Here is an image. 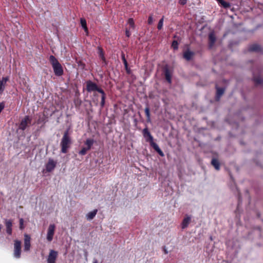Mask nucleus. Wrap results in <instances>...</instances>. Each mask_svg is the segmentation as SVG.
<instances>
[{
  "mask_svg": "<svg viewBox=\"0 0 263 263\" xmlns=\"http://www.w3.org/2000/svg\"><path fill=\"white\" fill-rule=\"evenodd\" d=\"M142 134L144 138L145 139L146 142L150 143L151 142L154 141L153 137L150 133L147 127H145L143 129Z\"/></svg>",
  "mask_w": 263,
  "mask_h": 263,
  "instance_id": "nucleus-7",
  "label": "nucleus"
},
{
  "mask_svg": "<svg viewBox=\"0 0 263 263\" xmlns=\"http://www.w3.org/2000/svg\"><path fill=\"white\" fill-rule=\"evenodd\" d=\"M165 80L169 83H170L171 82V76H170V74L168 73V70L167 69H165Z\"/></svg>",
  "mask_w": 263,
  "mask_h": 263,
  "instance_id": "nucleus-31",
  "label": "nucleus"
},
{
  "mask_svg": "<svg viewBox=\"0 0 263 263\" xmlns=\"http://www.w3.org/2000/svg\"><path fill=\"white\" fill-rule=\"evenodd\" d=\"M5 224L6 228V233L11 235L12 233V221L11 219H5Z\"/></svg>",
  "mask_w": 263,
  "mask_h": 263,
  "instance_id": "nucleus-11",
  "label": "nucleus"
},
{
  "mask_svg": "<svg viewBox=\"0 0 263 263\" xmlns=\"http://www.w3.org/2000/svg\"><path fill=\"white\" fill-rule=\"evenodd\" d=\"M255 81L257 83H260V81H258L257 80H255Z\"/></svg>",
  "mask_w": 263,
  "mask_h": 263,
  "instance_id": "nucleus-44",
  "label": "nucleus"
},
{
  "mask_svg": "<svg viewBox=\"0 0 263 263\" xmlns=\"http://www.w3.org/2000/svg\"><path fill=\"white\" fill-rule=\"evenodd\" d=\"M194 55V53L189 50H186L183 53V58L187 60H190Z\"/></svg>",
  "mask_w": 263,
  "mask_h": 263,
  "instance_id": "nucleus-15",
  "label": "nucleus"
},
{
  "mask_svg": "<svg viewBox=\"0 0 263 263\" xmlns=\"http://www.w3.org/2000/svg\"><path fill=\"white\" fill-rule=\"evenodd\" d=\"M94 140L92 139H87L85 142V144L87 146L86 148L88 150L91 149Z\"/></svg>",
  "mask_w": 263,
  "mask_h": 263,
  "instance_id": "nucleus-17",
  "label": "nucleus"
},
{
  "mask_svg": "<svg viewBox=\"0 0 263 263\" xmlns=\"http://www.w3.org/2000/svg\"><path fill=\"white\" fill-rule=\"evenodd\" d=\"M88 151V149H87L86 147H83L82 149L79 152V154L80 155L84 156L86 154Z\"/></svg>",
  "mask_w": 263,
  "mask_h": 263,
  "instance_id": "nucleus-32",
  "label": "nucleus"
},
{
  "mask_svg": "<svg viewBox=\"0 0 263 263\" xmlns=\"http://www.w3.org/2000/svg\"><path fill=\"white\" fill-rule=\"evenodd\" d=\"M224 89L222 88H217V99L218 100L220 97L224 93Z\"/></svg>",
  "mask_w": 263,
  "mask_h": 263,
  "instance_id": "nucleus-24",
  "label": "nucleus"
},
{
  "mask_svg": "<svg viewBox=\"0 0 263 263\" xmlns=\"http://www.w3.org/2000/svg\"><path fill=\"white\" fill-rule=\"evenodd\" d=\"M190 221H191L190 217L187 216L185 218H184L182 221V228L183 229H184L186 227H187L188 224H189Z\"/></svg>",
  "mask_w": 263,
  "mask_h": 263,
  "instance_id": "nucleus-19",
  "label": "nucleus"
},
{
  "mask_svg": "<svg viewBox=\"0 0 263 263\" xmlns=\"http://www.w3.org/2000/svg\"><path fill=\"white\" fill-rule=\"evenodd\" d=\"M128 24H129V25L130 26L131 28H132L133 29H135V22H134L133 18H129L128 20Z\"/></svg>",
  "mask_w": 263,
  "mask_h": 263,
  "instance_id": "nucleus-27",
  "label": "nucleus"
},
{
  "mask_svg": "<svg viewBox=\"0 0 263 263\" xmlns=\"http://www.w3.org/2000/svg\"><path fill=\"white\" fill-rule=\"evenodd\" d=\"M93 263H98V260L97 259H94L93 261Z\"/></svg>",
  "mask_w": 263,
  "mask_h": 263,
  "instance_id": "nucleus-43",
  "label": "nucleus"
},
{
  "mask_svg": "<svg viewBox=\"0 0 263 263\" xmlns=\"http://www.w3.org/2000/svg\"><path fill=\"white\" fill-rule=\"evenodd\" d=\"M212 164L215 167V169L219 170L220 168L219 161L216 159H213Z\"/></svg>",
  "mask_w": 263,
  "mask_h": 263,
  "instance_id": "nucleus-25",
  "label": "nucleus"
},
{
  "mask_svg": "<svg viewBox=\"0 0 263 263\" xmlns=\"http://www.w3.org/2000/svg\"><path fill=\"white\" fill-rule=\"evenodd\" d=\"M2 229V225L1 224H0V231H1Z\"/></svg>",
  "mask_w": 263,
  "mask_h": 263,
  "instance_id": "nucleus-45",
  "label": "nucleus"
},
{
  "mask_svg": "<svg viewBox=\"0 0 263 263\" xmlns=\"http://www.w3.org/2000/svg\"><path fill=\"white\" fill-rule=\"evenodd\" d=\"M121 59L123 62L126 61L125 57V54L123 52H122L121 53Z\"/></svg>",
  "mask_w": 263,
  "mask_h": 263,
  "instance_id": "nucleus-41",
  "label": "nucleus"
},
{
  "mask_svg": "<svg viewBox=\"0 0 263 263\" xmlns=\"http://www.w3.org/2000/svg\"><path fill=\"white\" fill-rule=\"evenodd\" d=\"M9 80V77H3L0 80V95L2 94L5 89L7 82Z\"/></svg>",
  "mask_w": 263,
  "mask_h": 263,
  "instance_id": "nucleus-12",
  "label": "nucleus"
},
{
  "mask_svg": "<svg viewBox=\"0 0 263 263\" xmlns=\"http://www.w3.org/2000/svg\"><path fill=\"white\" fill-rule=\"evenodd\" d=\"M125 69L127 74H130L131 73V70L130 69V68H129L128 66L127 67H125Z\"/></svg>",
  "mask_w": 263,
  "mask_h": 263,
  "instance_id": "nucleus-39",
  "label": "nucleus"
},
{
  "mask_svg": "<svg viewBox=\"0 0 263 263\" xmlns=\"http://www.w3.org/2000/svg\"><path fill=\"white\" fill-rule=\"evenodd\" d=\"M100 93L101 94V101L100 103V106L101 108H103L105 105L106 94L103 90L102 91H100Z\"/></svg>",
  "mask_w": 263,
  "mask_h": 263,
  "instance_id": "nucleus-18",
  "label": "nucleus"
},
{
  "mask_svg": "<svg viewBox=\"0 0 263 263\" xmlns=\"http://www.w3.org/2000/svg\"><path fill=\"white\" fill-rule=\"evenodd\" d=\"M219 4H220L222 7L227 8L230 7V3L224 1L223 0H216Z\"/></svg>",
  "mask_w": 263,
  "mask_h": 263,
  "instance_id": "nucleus-22",
  "label": "nucleus"
},
{
  "mask_svg": "<svg viewBox=\"0 0 263 263\" xmlns=\"http://www.w3.org/2000/svg\"><path fill=\"white\" fill-rule=\"evenodd\" d=\"M151 147L157 152L160 156H163L164 154L163 152L159 148V146L154 141L149 143Z\"/></svg>",
  "mask_w": 263,
  "mask_h": 263,
  "instance_id": "nucleus-13",
  "label": "nucleus"
},
{
  "mask_svg": "<svg viewBox=\"0 0 263 263\" xmlns=\"http://www.w3.org/2000/svg\"><path fill=\"white\" fill-rule=\"evenodd\" d=\"M4 107H5L4 102H3L0 103V113L4 109Z\"/></svg>",
  "mask_w": 263,
  "mask_h": 263,
  "instance_id": "nucleus-36",
  "label": "nucleus"
},
{
  "mask_svg": "<svg viewBox=\"0 0 263 263\" xmlns=\"http://www.w3.org/2000/svg\"><path fill=\"white\" fill-rule=\"evenodd\" d=\"M79 66H80L82 69H84L85 66V64L81 61H79L78 63Z\"/></svg>",
  "mask_w": 263,
  "mask_h": 263,
  "instance_id": "nucleus-37",
  "label": "nucleus"
},
{
  "mask_svg": "<svg viewBox=\"0 0 263 263\" xmlns=\"http://www.w3.org/2000/svg\"><path fill=\"white\" fill-rule=\"evenodd\" d=\"M49 60L52 65L55 75L58 77L62 76L64 73L63 69L57 59L54 56L51 55L49 57Z\"/></svg>",
  "mask_w": 263,
  "mask_h": 263,
  "instance_id": "nucleus-1",
  "label": "nucleus"
},
{
  "mask_svg": "<svg viewBox=\"0 0 263 263\" xmlns=\"http://www.w3.org/2000/svg\"><path fill=\"white\" fill-rule=\"evenodd\" d=\"M123 63L124 64V67H127V66H128V63H127V61H123Z\"/></svg>",
  "mask_w": 263,
  "mask_h": 263,
  "instance_id": "nucleus-42",
  "label": "nucleus"
},
{
  "mask_svg": "<svg viewBox=\"0 0 263 263\" xmlns=\"http://www.w3.org/2000/svg\"><path fill=\"white\" fill-rule=\"evenodd\" d=\"M24 220L23 218H20L19 220V228L20 230H23L25 228V225L24 224Z\"/></svg>",
  "mask_w": 263,
  "mask_h": 263,
  "instance_id": "nucleus-29",
  "label": "nucleus"
},
{
  "mask_svg": "<svg viewBox=\"0 0 263 263\" xmlns=\"http://www.w3.org/2000/svg\"><path fill=\"white\" fill-rule=\"evenodd\" d=\"M260 49V47L257 45H254L250 47L249 50L252 51H258Z\"/></svg>",
  "mask_w": 263,
  "mask_h": 263,
  "instance_id": "nucleus-30",
  "label": "nucleus"
},
{
  "mask_svg": "<svg viewBox=\"0 0 263 263\" xmlns=\"http://www.w3.org/2000/svg\"><path fill=\"white\" fill-rule=\"evenodd\" d=\"M86 90L88 92L97 91L99 93L100 92V91L103 90V89L101 88H100L96 83L90 80H88L86 82Z\"/></svg>",
  "mask_w": 263,
  "mask_h": 263,
  "instance_id": "nucleus-3",
  "label": "nucleus"
},
{
  "mask_svg": "<svg viewBox=\"0 0 263 263\" xmlns=\"http://www.w3.org/2000/svg\"><path fill=\"white\" fill-rule=\"evenodd\" d=\"M58 256V253L57 251L51 250L47 257V263H55Z\"/></svg>",
  "mask_w": 263,
  "mask_h": 263,
  "instance_id": "nucleus-6",
  "label": "nucleus"
},
{
  "mask_svg": "<svg viewBox=\"0 0 263 263\" xmlns=\"http://www.w3.org/2000/svg\"><path fill=\"white\" fill-rule=\"evenodd\" d=\"M172 47H173L174 49H178V43H177V42H176V41H174V42L172 43Z\"/></svg>",
  "mask_w": 263,
  "mask_h": 263,
  "instance_id": "nucleus-34",
  "label": "nucleus"
},
{
  "mask_svg": "<svg viewBox=\"0 0 263 263\" xmlns=\"http://www.w3.org/2000/svg\"><path fill=\"white\" fill-rule=\"evenodd\" d=\"M14 257L20 258L21 255V241L18 240L14 241Z\"/></svg>",
  "mask_w": 263,
  "mask_h": 263,
  "instance_id": "nucleus-4",
  "label": "nucleus"
},
{
  "mask_svg": "<svg viewBox=\"0 0 263 263\" xmlns=\"http://www.w3.org/2000/svg\"><path fill=\"white\" fill-rule=\"evenodd\" d=\"M47 117L43 114L42 116H40L39 119L37 121V124H40L42 123H45L47 122Z\"/></svg>",
  "mask_w": 263,
  "mask_h": 263,
  "instance_id": "nucleus-21",
  "label": "nucleus"
},
{
  "mask_svg": "<svg viewBox=\"0 0 263 263\" xmlns=\"http://www.w3.org/2000/svg\"><path fill=\"white\" fill-rule=\"evenodd\" d=\"M125 34H126V36L128 37H129L131 35V33H130L129 30L128 29H127V28L125 30Z\"/></svg>",
  "mask_w": 263,
  "mask_h": 263,
  "instance_id": "nucleus-38",
  "label": "nucleus"
},
{
  "mask_svg": "<svg viewBox=\"0 0 263 263\" xmlns=\"http://www.w3.org/2000/svg\"><path fill=\"white\" fill-rule=\"evenodd\" d=\"M98 54L101 60L105 63H106V59L104 56V53L102 47H98Z\"/></svg>",
  "mask_w": 263,
  "mask_h": 263,
  "instance_id": "nucleus-16",
  "label": "nucleus"
},
{
  "mask_svg": "<svg viewBox=\"0 0 263 263\" xmlns=\"http://www.w3.org/2000/svg\"><path fill=\"white\" fill-rule=\"evenodd\" d=\"M32 121V118L29 116H26L21 121L19 128L22 130L26 129L28 125L30 124Z\"/></svg>",
  "mask_w": 263,
  "mask_h": 263,
  "instance_id": "nucleus-5",
  "label": "nucleus"
},
{
  "mask_svg": "<svg viewBox=\"0 0 263 263\" xmlns=\"http://www.w3.org/2000/svg\"><path fill=\"white\" fill-rule=\"evenodd\" d=\"M55 226L54 224H50L47 232V239L48 241H51L53 239V236L54 233Z\"/></svg>",
  "mask_w": 263,
  "mask_h": 263,
  "instance_id": "nucleus-9",
  "label": "nucleus"
},
{
  "mask_svg": "<svg viewBox=\"0 0 263 263\" xmlns=\"http://www.w3.org/2000/svg\"><path fill=\"white\" fill-rule=\"evenodd\" d=\"M31 237L28 234L24 235V251H28L31 247L30 243Z\"/></svg>",
  "mask_w": 263,
  "mask_h": 263,
  "instance_id": "nucleus-10",
  "label": "nucleus"
},
{
  "mask_svg": "<svg viewBox=\"0 0 263 263\" xmlns=\"http://www.w3.org/2000/svg\"><path fill=\"white\" fill-rule=\"evenodd\" d=\"M74 104L76 106H80L81 104L82 101L79 99H77L74 100Z\"/></svg>",
  "mask_w": 263,
  "mask_h": 263,
  "instance_id": "nucleus-33",
  "label": "nucleus"
},
{
  "mask_svg": "<svg viewBox=\"0 0 263 263\" xmlns=\"http://www.w3.org/2000/svg\"><path fill=\"white\" fill-rule=\"evenodd\" d=\"M144 111H145V115H146V118H147V121H149L150 120V118H151V115H150L149 108V107L148 106V105L145 108Z\"/></svg>",
  "mask_w": 263,
  "mask_h": 263,
  "instance_id": "nucleus-26",
  "label": "nucleus"
},
{
  "mask_svg": "<svg viewBox=\"0 0 263 263\" xmlns=\"http://www.w3.org/2000/svg\"><path fill=\"white\" fill-rule=\"evenodd\" d=\"M71 144V138L68 134V130L64 132L60 143L61 146V152L66 153Z\"/></svg>",
  "mask_w": 263,
  "mask_h": 263,
  "instance_id": "nucleus-2",
  "label": "nucleus"
},
{
  "mask_svg": "<svg viewBox=\"0 0 263 263\" xmlns=\"http://www.w3.org/2000/svg\"><path fill=\"white\" fill-rule=\"evenodd\" d=\"M80 23H81L82 28L84 29L85 31L87 33H88V28L87 27L86 21L85 20V19L84 18H81Z\"/></svg>",
  "mask_w": 263,
  "mask_h": 263,
  "instance_id": "nucleus-20",
  "label": "nucleus"
},
{
  "mask_svg": "<svg viewBox=\"0 0 263 263\" xmlns=\"http://www.w3.org/2000/svg\"><path fill=\"white\" fill-rule=\"evenodd\" d=\"M209 40L210 42V46L211 47L214 44L215 40H216V38H215L214 33H211L209 34Z\"/></svg>",
  "mask_w": 263,
  "mask_h": 263,
  "instance_id": "nucleus-23",
  "label": "nucleus"
},
{
  "mask_svg": "<svg viewBox=\"0 0 263 263\" xmlns=\"http://www.w3.org/2000/svg\"><path fill=\"white\" fill-rule=\"evenodd\" d=\"M57 165V162L51 158H49L46 164V170L47 172H52Z\"/></svg>",
  "mask_w": 263,
  "mask_h": 263,
  "instance_id": "nucleus-8",
  "label": "nucleus"
},
{
  "mask_svg": "<svg viewBox=\"0 0 263 263\" xmlns=\"http://www.w3.org/2000/svg\"><path fill=\"white\" fill-rule=\"evenodd\" d=\"M97 212L98 210L95 209L93 211L88 213L86 216L87 219L88 220L93 219L97 215Z\"/></svg>",
  "mask_w": 263,
  "mask_h": 263,
  "instance_id": "nucleus-14",
  "label": "nucleus"
},
{
  "mask_svg": "<svg viewBox=\"0 0 263 263\" xmlns=\"http://www.w3.org/2000/svg\"><path fill=\"white\" fill-rule=\"evenodd\" d=\"M164 16H163L162 17V18L160 20V21H159V22L158 23L157 28L159 30H161L162 28L163 25V20H164Z\"/></svg>",
  "mask_w": 263,
  "mask_h": 263,
  "instance_id": "nucleus-28",
  "label": "nucleus"
},
{
  "mask_svg": "<svg viewBox=\"0 0 263 263\" xmlns=\"http://www.w3.org/2000/svg\"><path fill=\"white\" fill-rule=\"evenodd\" d=\"M179 3L182 5H184L186 4L187 0H179Z\"/></svg>",
  "mask_w": 263,
  "mask_h": 263,
  "instance_id": "nucleus-40",
  "label": "nucleus"
},
{
  "mask_svg": "<svg viewBox=\"0 0 263 263\" xmlns=\"http://www.w3.org/2000/svg\"><path fill=\"white\" fill-rule=\"evenodd\" d=\"M162 250L164 252V247H162Z\"/></svg>",
  "mask_w": 263,
  "mask_h": 263,
  "instance_id": "nucleus-46",
  "label": "nucleus"
},
{
  "mask_svg": "<svg viewBox=\"0 0 263 263\" xmlns=\"http://www.w3.org/2000/svg\"><path fill=\"white\" fill-rule=\"evenodd\" d=\"M153 19L152 15L149 16L148 20H147L148 24L149 25L152 24L153 23Z\"/></svg>",
  "mask_w": 263,
  "mask_h": 263,
  "instance_id": "nucleus-35",
  "label": "nucleus"
}]
</instances>
